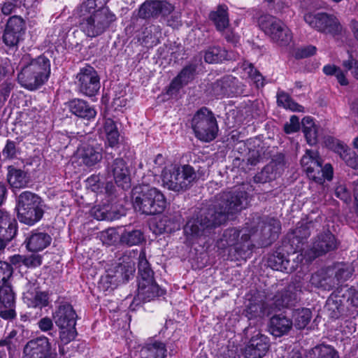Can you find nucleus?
I'll use <instances>...</instances> for the list:
<instances>
[{
	"mask_svg": "<svg viewBox=\"0 0 358 358\" xmlns=\"http://www.w3.org/2000/svg\"><path fill=\"white\" fill-rule=\"evenodd\" d=\"M108 0H85L80 6V27L89 37L103 34L116 16L105 5Z\"/></svg>",
	"mask_w": 358,
	"mask_h": 358,
	"instance_id": "f257e3e1",
	"label": "nucleus"
},
{
	"mask_svg": "<svg viewBox=\"0 0 358 358\" xmlns=\"http://www.w3.org/2000/svg\"><path fill=\"white\" fill-rule=\"evenodd\" d=\"M133 201L135 210L146 215L161 213L166 207V200L162 192L148 185L134 189Z\"/></svg>",
	"mask_w": 358,
	"mask_h": 358,
	"instance_id": "f03ea898",
	"label": "nucleus"
},
{
	"mask_svg": "<svg viewBox=\"0 0 358 358\" xmlns=\"http://www.w3.org/2000/svg\"><path fill=\"white\" fill-rule=\"evenodd\" d=\"M50 74V60L44 56H40L24 65L17 78L22 87L33 90L43 85L48 80Z\"/></svg>",
	"mask_w": 358,
	"mask_h": 358,
	"instance_id": "7ed1b4c3",
	"label": "nucleus"
},
{
	"mask_svg": "<svg viewBox=\"0 0 358 358\" xmlns=\"http://www.w3.org/2000/svg\"><path fill=\"white\" fill-rule=\"evenodd\" d=\"M219 210H216L213 220H208L204 223H200L202 230L209 227L221 224L227 220V215L234 213L241 210L248 204L246 194L240 192L234 195L230 192L224 193L219 198Z\"/></svg>",
	"mask_w": 358,
	"mask_h": 358,
	"instance_id": "20e7f679",
	"label": "nucleus"
},
{
	"mask_svg": "<svg viewBox=\"0 0 358 358\" xmlns=\"http://www.w3.org/2000/svg\"><path fill=\"white\" fill-rule=\"evenodd\" d=\"M195 177V173L190 166L180 168L177 164H169L162 172L163 185L173 191L187 188Z\"/></svg>",
	"mask_w": 358,
	"mask_h": 358,
	"instance_id": "39448f33",
	"label": "nucleus"
},
{
	"mask_svg": "<svg viewBox=\"0 0 358 358\" xmlns=\"http://www.w3.org/2000/svg\"><path fill=\"white\" fill-rule=\"evenodd\" d=\"M192 127L196 137L205 142L215 139L218 131L217 121L207 108H201L194 115Z\"/></svg>",
	"mask_w": 358,
	"mask_h": 358,
	"instance_id": "423d86ee",
	"label": "nucleus"
},
{
	"mask_svg": "<svg viewBox=\"0 0 358 358\" xmlns=\"http://www.w3.org/2000/svg\"><path fill=\"white\" fill-rule=\"evenodd\" d=\"M305 22L316 31L335 36L342 32L343 27L339 19L327 13H308L304 15Z\"/></svg>",
	"mask_w": 358,
	"mask_h": 358,
	"instance_id": "0eeeda50",
	"label": "nucleus"
},
{
	"mask_svg": "<svg viewBox=\"0 0 358 358\" xmlns=\"http://www.w3.org/2000/svg\"><path fill=\"white\" fill-rule=\"evenodd\" d=\"M55 324L60 329V338L66 344L76 336V314L72 306L64 305L59 307L53 315Z\"/></svg>",
	"mask_w": 358,
	"mask_h": 358,
	"instance_id": "6e6552de",
	"label": "nucleus"
},
{
	"mask_svg": "<svg viewBox=\"0 0 358 358\" xmlns=\"http://www.w3.org/2000/svg\"><path fill=\"white\" fill-rule=\"evenodd\" d=\"M258 24L279 45H286L292 41V36L288 27L271 15L261 16L258 20Z\"/></svg>",
	"mask_w": 358,
	"mask_h": 358,
	"instance_id": "1a4fd4ad",
	"label": "nucleus"
},
{
	"mask_svg": "<svg viewBox=\"0 0 358 358\" xmlns=\"http://www.w3.org/2000/svg\"><path fill=\"white\" fill-rule=\"evenodd\" d=\"M337 247V241L334 236L329 231L319 234L315 240L311 251L308 253L306 252L301 253L297 256V259L307 263L315 258L317 256L324 254L327 252L336 249Z\"/></svg>",
	"mask_w": 358,
	"mask_h": 358,
	"instance_id": "9d476101",
	"label": "nucleus"
},
{
	"mask_svg": "<svg viewBox=\"0 0 358 358\" xmlns=\"http://www.w3.org/2000/svg\"><path fill=\"white\" fill-rule=\"evenodd\" d=\"M55 354V345L45 336L31 340L24 348V358H53Z\"/></svg>",
	"mask_w": 358,
	"mask_h": 358,
	"instance_id": "9b49d317",
	"label": "nucleus"
},
{
	"mask_svg": "<svg viewBox=\"0 0 358 358\" xmlns=\"http://www.w3.org/2000/svg\"><path fill=\"white\" fill-rule=\"evenodd\" d=\"M80 92L87 96H94L99 90V77L92 66L83 68L77 75Z\"/></svg>",
	"mask_w": 358,
	"mask_h": 358,
	"instance_id": "f8f14e48",
	"label": "nucleus"
},
{
	"mask_svg": "<svg viewBox=\"0 0 358 358\" xmlns=\"http://www.w3.org/2000/svg\"><path fill=\"white\" fill-rule=\"evenodd\" d=\"M326 145L338 154L348 166L358 171V155L355 152H352L345 143L329 137L326 141Z\"/></svg>",
	"mask_w": 358,
	"mask_h": 358,
	"instance_id": "ddd939ff",
	"label": "nucleus"
},
{
	"mask_svg": "<svg viewBox=\"0 0 358 358\" xmlns=\"http://www.w3.org/2000/svg\"><path fill=\"white\" fill-rule=\"evenodd\" d=\"M24 34V22L17 16L11 17L8 22L3 34V41L8 46L17 45Z\"/></svg>",
	"mask_w": 358,
	"mask_h": 358,
	"instance_id": "4468645a",
	"label": "nucleus"
},
{
	"mask_svg": "<svg viewBox=\"0 0 358 358\" xmlns=\"http://www.w3.org/2000/svg\"><path fill=\"white\" fill-rule=\"evenodd\" d=\"M0 316L6 320L15 317L14 294L8 281L0 288Z\"/></svg>",
	"mask_w": 358,
	"mask_h": 358,
	"instance_id": "2eb2a0df",
	"label": "nucleus"
},
{
	"mask_svg": "<svg viewBox=\"0 0 358 358\" xmlns=\"http://www.w3.org/2000/svg\"><path fill=\"white\" fill-rule=\"evenodd\" d=\"M102 159L101 148L90 145H83L77 150L74 159L78 165L92 166Z\"/></svg>",
	"mask_w": 358,
	"mask_h": 358,
	"instance_id": "dca6fc26",
	"label": "nucleus"
},
{
	"mask_svg": "<svg viewBox=\"0 0 358 358\" xmlns=\"http://www.w3.org/2000/svg\"><path fill=\"white\" fill-rule=\"evenodd\" d=\"M269 348L268 338L259 333L252 337L245 349L246 358H261L266 355Z\"/></svg>",
	"mask_w": 358,
	"mask_h": 358,
	"instance_id": "f3484780",
	"label": "nucleus"
},
{
	"mask_svg": "<svg viewBox=\"0 0 358 358\" xmlns=\"http://www.w3.org/2000/svg\"><path fill=\"white\" fill-rule=\"evenodd\" d=\"M322 164L321 159L317 151L307 150L301 159V165L313 180H320V170Z\"/></svg>",
	"mask_w": 358,
	"mask_h": 358,
	"instance_id": "a211bd4d",
	"label": "nucleus"
},
{
	"mask_svg": "<svg viewBox=\"0 0 358 358\" xmlns=\"http://www.w3.org/2000/svg\"><path fill=\"white\" fill-rule=\"evenodd\" d=\"M163 293V290L155 282L153 276L138 278L137 296L139 299L150 301Z\"/></svg>",
	"mask_w": 358,
	"mask_h": 358,
	"instance_id": "6ab92c4d",
	"label": "nucleus"
},
{
	"mask_svg": "<svg viewBox=\"0 0 358 358\" xmlns=\"http://www.w3.org/2000/svg\"><path fill=\"white\" fill-rule=\"evenodd\" d=\"M51 236L45 232L33 231L27 234L24 240L26 248L32 252H38L45 250L50 245Z\"/></svg>",
	"mask_w": 358,
	"mask_h": 358,
	"instance_id": "aec40b11",
	"label": "nucleus"
},
{
	"mask_svg": "<svg viewBox=\"0 0 358 358\" xmlns=\"http://www.w3.org/2000/svg\"><path fill=\"white\" fill-rule=\"evenodd\" d=\"M24 301L29 308L41 309L48 306L49 296L46 292H43L34 288L27 290L24 294Z\"/></svg>",
	"mask_w": 358,
	"mask_h": 358,
	"instance_id": "412c9836",
	"label": "nucleus"
},
{
	"mask_svg": "<svg viewBox=\"0 0 358 358\" xmlns=\"http://www.w3.org/2000/svg\"><path fill=\"white\" fill-rule=\"evenodd\" d=\"M110 169L117 185L122 189L129 188L130 186V177L129 170L124 162L121 159H117Z\"/></svg>",
	"mask_w": 358,
	"mask_h": 358,
	"instance_id": "4be33fe9",
	"label": "nucleus"
},
{
	"mask_svg": "<svg viewBox=\"0 0 358 358\" xmlns=\"http://www.w3.org/2000/svg\"><path fill=\"white\" fill-rule=\"evenodd\" d=\"M69 108L75 115L87 120L94 119L96 115L95 109L85 101L74 99L69 102Z\"/></svg>",
	"mask_w": 358,
	"mask_h": 358,
	"instance_id": "5701e85b",
	"label": "nucleus"
},
{
	"mask_svg": "<svg viewBox=\"0 0 358 358\" xmlns=\"http://www.w3.org/2000/svg\"><path fill=\"white\" fill-rule=\"evenodd\" d=\"M167 6H170V5L164 2L159 1H148L141 6L139 9L138 15L143 18H148L159 13L166 15V8Z\"/></svg>",
	"mask_w": 358,
	"mask_h": 358,
	"instance_id": "b1692460",
	"label": "nucleus"
},
{
	"mask_svg": "<svg viewBox=\"0 0 358 358\" xmlns=\"http://www.w3.org/2000/svg\"><path fill=\"white\" fill-rule=\"evenodd\" d=\"M7 179L10 186L13 189L24 188L29 182L27 173L21 169H17L13 166L8 167Z\"/></svg>",
	"mask_w": 358,
	"mask_h": 358,
	"instance_id": "393cba45",
	"label": "nucleus"
},
{
	"mask_svg": "<svg viewBox=\"0 0 358 358\" xmlns=\"http://www.w3.org/2000/svg\"><path fill=\"white\" fill-rule=\"evenodd\" d=\"M292 326V321L282 315L273 316L270 321V331L275 336H281L287 334Z\"/></svg>",
	"mask_w": 358,
	"mask_h": 358,
	"instance_id": "a878e982",
	"label": "nucleus"
},
{
	"mask_svg": "<svg viewBox=\"0 0 358 358\" xmlns=\"http://www.w3.org/2000/svg\"><path fill=\"white\" fill-rule=\"evenodd\" d=\"M101 135L105 137L110 147L115 146L119 141V132L115 122L108 118L103 121V126L99 129Z\"/></svg>",
	"mask_w": 358,
	"mask_h": 358,
	"instance_id": "bb28decb",
	"label": "nucleus"
},
{
	"mask_svg": "<svg viewBox=\"0 0 358 358\" xmlns=\"http://www.w3.org/2000/svg\"><path fill=\"white\" fill-rule=\"evenodd\" d=\"M40 207H42L41 200L36 194L26 191L20 195L17 206V212H20L21 210H30L31 208Z\"/></svg>",
	"mask_w": 358,
	"mask_h": 358,
	"instance_id": "cd10ccee",
	"label": "nucleus"
},
{
	"mask_svg": "<svg viewBox=\"0 0 358 358\" xmlns=\"http://www.w3.org/2000/svg\"><path fill=\"white\" fill-rule=\"evenodd\" d=\"M166 350L162 343L154 342L143 347L140 355L142 358H165Z\"/></svg>",
	"mask_w": 358,
	"mask_h": 358,
	"instance_id": "c85d7f7f",
	"label": "nucleus"
},
{
	"mask_svg": "<svg viewBox=\"0 0 358 358\" xmlns=\"http://www.w3.org/2000/svg\"><path fill=\"white\" fill-rule=\"evenodd\" d=\"M301 123L307 143L310 145L316 144L318 140V129L313 119L308 116L305 117Z\"/></svg>",
	"mask_w": 358,
	"mask_h": 358,
	"instance_id": "c756f323",
	"label": "nucleus"
},
{
	"mask_svg": "<svg viewBox=\"0 0 358 358\" xmlns=\"http://www.w3.org/2000/svg\"><path fill=\"white\" fill-rule=\"evenodd\" d=\"M43 213L42 207L31 208L30 210L24 209L17 212V218L22 223L27 225H34L41 219Z\"/></svg>",
	"mask_w": 358,
	"mask_h": 358,
	"instance_id": "7c9ffc66",
	"label": "nucleus"
},
{
	"mask_svg": "<svg viewBox=\"0 0 358 358\" xmlns=\"http://www.w3.org/2000/svg\"><path fill=\"white\" fill-rule=\"evenodd\" d=\"M227 10V6L221 5L216 11L210 14V18L214 22L217 29L220 31L224 30L229 24Z\"/></svg>",
	"mask_w": 358,
	"mask_h": 358,
	"instance_id": "2f4dec72",
	"label": "nucleus"
},
{
	"mask_svg": "<svg viewBox=\"0 0 358 358\" xmlns=\"http://www.w3.org/2000/svg\"><path fill=\"white\" fill-rule=\"evenodd\" d=\"M312 313L308 308L297 309L294 312V324L297 329H304L310 322Z\"/></svg>",
	"mask_w": 358,
	"mask_h": 358,
	"instance_id": "473e14b6",
	"label": "nucleus"
},
{
	"mask_svg": "<svg viewBox=\"0 0 358 358\" xmlns=\"http://www.w3.org/2000/svg\"><path fill=\"white\" fill-rule=\"evenodd\" d=\"M244 71L243 77H247L251 79V80L256 85L257 87H260L264 85L263 76L254 69L252 64L248 62H244L242 66Z\"/></svg>",
	"mask_w": 358,
	"mask_h": 358,
	"instance_id": "72a5a7b5",
	"label": "nucleus"
},
{
	"mask_svg": "<svg viewBox=\"0 0 358 358\" xmlns=\"http://www.w3.org/2000/svg\"><path fill=\"white\" fill-rule=\"evenodd\" d=\"M323 71L327 76H334L338 83L342 86H346L349 84L348 79L346 78L347 71H343L335 65L328 64L324 66Z\"/></svg>",
	"mask_w": 358,
	"mask_h": 358,
	"instance_id": "f704fd0d",
	"label": "nucleus"
},
{
	"mask_svg": "<svg viewBox=\"0 0 358 358\" xmlns=\"http://www.w3.org/2000/svg\"><path fill=\"white\" fill-rule=\"evenodd\" d=\"M6 227L0 229V250L3 249L6 243L10 241L17 233V223L15 220H12V222Z\"/></svg>",
	"mask_w": 358,
	"mask_h": 358,
	"instance_id": "c9c22d12",
	"label": "nucleus"
},
{
	"mask_svg": "<svg viewBox=\"0 0 358 358\" xmlns=\"http://www.w3.org/2000/svg\"><path fill=\"white\" fill-rule=\"evenodd\" d=\"M204 59L208 63H217L229 59V56L226 50L213 47L206 52Z\"/></svg>",
	"mask_w": 358,
	"mask_h": 358,
	"instance_id": "e433bc0d",
	"label": "nucleus"
},
{
	"mask_svg": "<svg viewBox=\"0 0 358 358\" xmlns=\"http://www.w3.org/2000/svg\"><path fill=\"white\" fill-rule=\"evenodd\" d=\"M277 101L279 106L292 111H303V106L292 101L290 96L285 92H279L278 94Z\"/></svg>",
	"mask_w": 358,
	"mask_h": 358,
	"instance_id": "4c0bfd02",
	"label": "nucleus"
},
{
	"mask_svg": "<svg viewBox=\"0 0 358 358\" xmlns=\"http://www.w3.org/2000/svg\"><path fill=\"white\" fill-rule=\"evenodd\" d=\"M194 72V69L192 66L185 67L173 80L171 87L175 89L180 85L187 84L193 78Z\"/></svg>",
	"mask_w": 358,
	"mask_h": 358,
	"instance_id": "58836bf2",
	"label": "nucleus"
},
{
	"mask_svg": "<svg viewBox=\"0 0 358 358\" xmlns=\"http://www.w3.org/2000/svg\"><path fill=\"white\" fill-rule=\"evenodd\" d=\"M121 241L129 245H138L143 241V236L139 230L126 231L122 235Z\"/></svg>",
	"mask_w": 358,
	"mask_h": 358,
	"instance_id": "ea45409f",
	"label": "nucleus"
},
{
	"mask_svg": "<svg viewBox=\"0 0 358 358\" xmlns=\"http://www.w3.org/2000/svg\"><path fill=\"white\" fill-rule=\"evenodd\" d=\"M239 236V231L236 229H229L224 231L222 238L218 243L220 248L232 246Z\"/></svg>",
	"mask_w": 358,
	"mask_h": 358,
	"instance_id": "a19ab883",
	"label": "nucleus"
},
{
	"mask_svg": "<svg viewBox=\"0 0 358 358\" xmlns=\"http://www.w3.org/2000/svg\"><path fill=\"white\" fill-rule=\"evenodd\" d=\"M138 272L139 278L153 276V272L150 268L148 262L147 261L144 253H141L139 255Z\"/></svg>",
	"mask_w": 358,
	"mask_h": 358,
	"instance_id": "79ce46f5",
	"label": "nucleus"
},
{
	"mask_svg": "<svg viewBox=\"0 0 358 358\" xmlns=\"http://www.w3.org/2000/svg\"><path fill=\"white\" fill-rule=\"evenodd\" d=\"M314 353L317 355V358H338L334 349L329 345L316 347Z\"/></svg>",
	"mask_w": 358,
	"mask_h": 358,
	"instance_id": "37998d69",
	"label": "nucleus"
},
{
	"mask_svg": "<svg viewBox=\"0 0 358 358\" xmlns=\"http://www.w3.org/2000/svg\"><path fill=\"white\" fill-rule=\"evenodd\" d=\"M198 222L199 221L194 219L190 220L187 222L184 231L187 237L191 238L200 235L201 229L199 227Z\"/></svg>",
	"mask_w": 358,
	"mask_h": 358,
	"instance_id": "c03bdc74",
	"label": "nucleus"
},
{
	"mask_svg": "<svg viewBox=\"0 0 358 358\" xmlns=\"http://www.w3.org/2000/svg\"><path fill=\"white\" fill-rule=\"evenodd\" d=\"M352 273V269L350 265L345 264H338L337 266V271L336 277L338 281H344L347 280Z\"/></svg>",
	"mask_w": 358,
	"mask_h": 358,
	"instance_id": "a18cd8bd",
	"label": "nucleus"
},
{
	"mask_svg": "<svg viewBox=\"0 0 358 358\" xmlns=\"http://www.w3.org/2000/svg\"><path fill=\"white\" fill-rule=\"evenodd\" d=\"M180 229V224L178 222H171V220H167L166 219H164L160 221L159 230L158 231H155L156 233H162V232H168L171 233L173 231L177 230Z\"/></svg>",
	"mask_w": 358,
	"mask_h": 358,
	"instance_id": "49530a36",
	"label": "nucleus"
},
{
	"mask_svg": "<svg viewBox=\"0 0 358 358\" xmlns=\"http://www.w3.org/2000/svg\"><path fill=\"white\" fill-rule=\"evenodd\" d=\"M233 78L227 77L224 79V80L220 81L217 83L216 87H221L222 92L220 93L217 92V95H228L229 96L231 94L234 93L231 89V83H233Z\"/></svg>",
	"mask_w": 358,
	"mask_h": 358,
	"instance_id": "de8ad7c7",
	"label": "nucleus"
},
{
	"mask_svg": "<svg viewBox=\"0 0 358 358\" xmlns=\"http://www.w3.org/2000/svg\"><path fill=\"white\" fill-rule=\"evenodd\" d=\"M144 34H145L143 38L144 43H149L150 39H153L152 43H155L158 38V35L160 34V29L159 27L151 25L145 29Z\"/></svg>",
	"mask_w": 358,
	"mask_h": 358,
	"instance_id": "09e8293b",
	"label": "nucleus"
},
{
	"mask_svg": "<svg viewBox=\"0 0 358 358\" xmlns=\"http://www.w3.org/2000/svg\"><path fill=\"white\" fill-rule=\"evenodd\" d=\"M12 272V268L8 263L0 262V282H2V285L10 278Z\"/></svg>",
	"mask_w": 358,
	"mask_h": 358,
	"instance_id": "8fccbe9b",
	"label": "nucleus"
},
{
	"mask_svg": "<svg viewBox=\"0 0 358 358\" xmlns=\"http://www.w3.org/2000/svg\"><path fill=\"white\" fill-rule=\"evenodd\" d=\"M24 266L27 268H35L42 264V257L39 255L24 256Z\"/></svg>",
	"mask_w": 358,
	"mask_h": 358,
	"instance_id": "3c124183",
	"label": "nucleus"
},
{
	"mask_svg": "<svg viewBox=\"0 0 358 358\" xmlns=\"http://www.w3.org/2000/svg\"><path fill=\"white\" fill-rule=\"evenodd\" d=\"M13 88V84L10 80H6L0 85V103L6 101Z\"/></svg>",
	"mask_w": 358,
	"mask_h": 358,
	"instance_id": "603ef678",
	"label": "nucleus"
},
{
	"mask_svg": "<svg viewBox=\"0 0 358 358\" xmlns=\"http://www.w3.org/2000/svg\"><path fill=\"white\" fill-rule=\"evenodd\" d=\"M300 128L299 119L296 115L290 117L289 122L285 124L284 129L287 134H291L297 131Z\"/></svg>",
	"mask_w": 358,
	"mask_h": 358,
	"instance_id": "864d4df0",
	"label": "nucleus"
},
{
	"mask_svg": "<svg viewBox=\"0 0 358 358\" xmlns=\"http://www.w3.org/2000/svg\"><path fill=\"white\" fill-rule=\"evenodd\" d=\"M320 180H315L317 182H321L323 179H327L330 180L333 178V168L330 164H325L323 167H322V164L320 165Z\"/></svg>",
	"mask_w": 358,
	"mask_h": 358,
	"instance_id": "5fc2aeb1",
	"label": "nucleus"
},
{
	"mask_svg": "<svg viewBox=\"0 0 358 358\" xmlns=\"http://www.w3.org/2000/svg\"><path fill=\"white\" fill-rule=\"evenodd\" d=\"M86 182L87 187L90 188L92 191L95 192H101L99 176H92L87 178Z\"/></svg>",
	"mask_w": 358,
	"mask_h": 358,
	"instance_id": "6e6d98bb",
	"label": "nucleus"
},
{
	"mask_svg": "<svg viewBox=\"0 0 358 358\" xmlns=\"http://www.w3.org/2000/svg\"><path fill=\"white\" fill-rule=\"evenodd\" d=\"M17 153L15 145L12 141H8L4 149L3 150V155L8 159H13Z\"/></svg>",
	"mask_w": 358,
	"mask_h": 358,
	"instance_id": "4d7b16f0",
	"label": "nucleus"
},
{
	"mask_svg": "<svg viewBox=\"0 0 358 358\" xmlns=\"http://www.w3.org/2000/svg\"><path fill=\"white\" fill-rule=\"evenodd\" d=\"M343 65L347 71L352 70V74L358 80V63L355 60L349 59L343 62Z\"/></svg>",
	"mask_w": 358,
	"mask_h": 358,
	"instance_id": "13d9d810",
	"label": "nucleus"
},
{
	"mask_svg": "<svg viewBox=\"0 0 358 358\" xmlns=\"http://www.w3.org/2000/svg\"><path fill=\"white\" fill-rule=\"evenodd\" d=\"M280 229V224L278 220H272L271 222L265 227L264 230L269 231L271 232V237L272 238H275L276 234L279 232Z\"/></svg>",
	"mask_w": 358,
	"mask_h": 358,
	"instance_id": "bf43d9fd",
	"label": "nucleus"
},
{
	"mask_svg": "<svg viewBox=\"0 0 358 358\" xmlns=\"http://www.w3.org/2000/svg\"><path fill=\"white\" fill-rule=\"evenodd\" d=\"M335 194L338 198L345 201H346L349 198V194L347 192L345 187L343 185H339L336 187L335 189Z\"/></svg>",
	"mask_w": 358,
	"mask_h": 358,
	"instance_id": "052dcab7",
	"label": "nucleus"
},
{
	"mask_svg": "<svg viewBox=\"0 0 358 358\" xmlns=\"http://www.w3.org/2000/svg\"><path fill=\"white\" fill-rule=\"evenodd\" d=\"M52 326V322L49 317H43L38 322V327L43 331L51 329Z\"/></svg>",
	"mask_w": 358,
	"mask_h": 358,
	"instance_id": "680f3d73",
	"label": "nucleus"
},
{
	"mask_svg": "<svg viewBox=\"0 0 358 358\" xmlns=\"http://www.w3.org/2000/svg\"><path fill=\"white\" fill-rule=\"evenodd\" d=\"M24 255H15L10 257V263L15 266V268H20L22 266L24 265Z\"/></svg>",
	"mask_w": 358,
	"mask_h": 358,
	"instance_id": "e2e57ef3",
	"label": "nucleus"
},
{
	"mask_svg": "<svg viewBox=\"0 0 358 358\" xmlns=\"http://www.w3.org/2000/svg\"><path fill=\"white\" fill-rule=\"evenodd\" d=\"M10 222L12 221L8 213L0 210V229L6 227Z\"/></svg>",
	"mask_w": 358,
	"mask_h": 358,
	"instance_id": "0e129e2a",
	"label": "nucleus"
},
{
	"mask_svg": "<svg viewBox=\"0 0 358 358\" xmlns=\"http://www.w3.org/2000/svg\"><path fill=\"white\" fill-rule=\"evenodd\" d=\"M296 238H303L309 236L310 233L305 227H298L294 232Z\"/></svg>",
	"mask_w": 358,
	"mask_h": 358,
	"instance_id": "69168bd1",
	"label": "nucleus"
},
{
	"mask_svg": "<svg viewBox=\"0 0 358 358\" xmlns=\"http://www.w3.org/2000/svg\"><path fill=\"white\" fill-rule=\"evenodd\" d=\"M316 50V48L313 45L307 46L301 50V56L306 57L313 55L315 54Z\"/></svg>",
	"mask_w": 358,
	"mask_h": 358,
	"instance_id": "338daca9",
	"label": "nucleus"
},
{
	"mask_svg": "<svg viewBox=\"0 0 358 358\" xmlns=\"http://www.w3.org/2000/svg\"><path fill=\"white\" fill-rule=\"evenodd\" d=\"M14 5L10 2L5 3L1 7V11L4 15H9L14 9Z\"/></svg>",
	"mask_w": 358,
	"mask_h": 358,
	"instance_id": "774afa93",
	"label": "nucleus"
}]
</instances>
